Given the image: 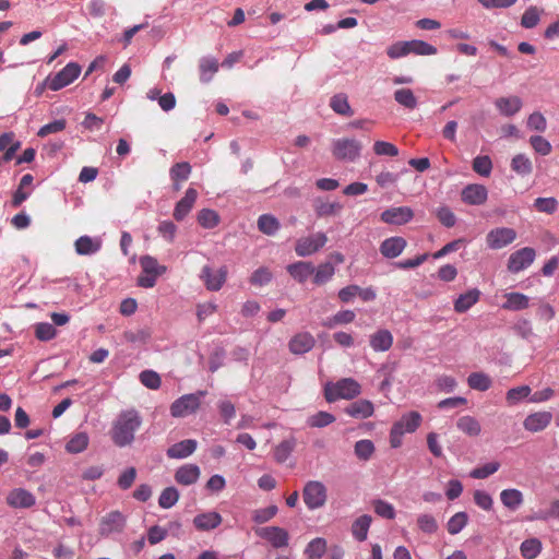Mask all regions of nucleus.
<instances>
[{"mask_svg":"<svg viewBox=\"0 0 559 559\" xmlns=\"http://www.w3.org/2000/svg\"><path fill=\"white\" fill-rule=\"evenodd\" d=\"M543 13V9H539L535 5H531L527 8L522 17H521V25L524 28H533L535 27L540 20V14Z\"/></svg>","mask_w":559,"mask_h":559,"instance_id":"c03bdc74","label":"nucleus"},{"mask_svg":"<svg viewBox=\"0 0 559 559\" xmlns=\"http://www.w3.org/2000/svg\"><path fill=\"white\" fill-rule=\"evenodd\" d=\"M294 449L293 442L285 440L281 442L274 451V457L277 462H285Z\"/></svg>","mask_w":559,"mask_h":559,"instance_id":"774afa93","label":"nucleus"},{"mask_svg":"<svg viewBox=\"0 0 559 559\" xmlns=\"http://www.w3.org/2000/svg\"><path fill=\"white\" fill-rule=\"evenodd\" d=\"M227 272L226 266H222L218 271L213 272L209 265H205L201 271V278L209 290L217 292L226 282Z\"/></svg>","mask_w":559,"mask_h":559,"instance_id":"9d476101","label":"nucleus"},{"mask_svg":"<svg viewBox=\"0 0 559 559\" xmlns=\"http://www.w3.org/2000/svg\"><path fill=\"white\" fill-rule=\"evenodd\" d=\"M178 499V490L175 487H167L162 491L158 498V504L163 509H169L177 503Z\"/></svg>","mask_w":559,"mask_h":559,"instance_id":"8fccbe9b","label":"nucleus"},{"mask_svg":"<svg viewBox=\"0 0 559 559\" xmlns=\"http://www.w3.org/2000/svg\"><path fill=\"white\" fill-rule=\"evenodd\" d=\"M418 528L426 534H433L438 531V523L431 514H420L417 518Z\"/></svg>","mask_w":559,"mask_h":559,"instance_id":"864d4df0","label":"nucleus"},{"mask_svg":"<svg viewBox=\"0 0 559 559\" xmlns=\"http://www.w3.org/2000/svg\"><path fill=\"white\" fill-rule=\"evenodd\" d=\"M344 413L356 419H366L373 415L374 406L369 400H358L348 404Z\"/></svg>","mask_w":559,"mask_h":559,"instance_id":"f3484780","label":"nucleus"},{"mask_svg":"<svg viewBox=\"0 0 559 559\" xmlns=\"http://www.w3.org/2000/svg\"><path fill=\"white\" fill-rule=\"evenodd\" d=\"M456 427L459 430H461L462 432L469 437H477L481 431L479 421L475 417L469 415L462 416L461 418H459L456 421Z\"/></svg>","mask_w":559,"mask_h":559,"instance_id":"7c9ffc66","label":"nucleus"},{"mask_svg":"<svg viewBox=\"0 0 559 559\" xmlns=\"http://www.w3.org/2000/svg\"><path fill=\"white\" fill-rule=\"evenodd\" d=\"M81 73V68L78 63H68L61 71L52 78H49L47 85L51 91H59L71 84Z\"/></svg>","mask_w":559,"mask_h":559,"instance_id":"20e7f679","label":"nucleus"},{"mask_svg":"<svg viewBox=\"0 0 559 559\" xmlns=\"http://www.w3.org/2000/svg\"><path fill=\"white\" fill-rule=\"evenodd\" d=\"M361 150V144L355 139H338L333 143V155L337 159L355 160Z\"/></svg>","mask_w":559,"mask_h":559,"instance_id":"423d86ee","label":"nucleus"},{"mask_svg":"<svg viewBox=\"0 0 559 559\" xmlns=\"http://www.w3.org/2000/svg\"><path fill=\"white\" fill-rule=\"evenodd\" d=\"M437 217L439 222L448 228L453 227L456 223V217L454 213L448 206L439 207L437 210Z\"/></svg>","mask_w":559,"mask_h":559,"instance_id":"69168bd1","label":"nucleus"},{"mask_svg":"<svg viewBox=\"0 0 559 559\" xmlns=\"http://www.w3.org/2000/svg\"><path fill=\"white\" fill-rule=\"evenodd\" d=\"M534 207L538 212L552 214L558 207V202L555 198H537L534 201Z\"/></svg>","mask_w":559,"mask_h":559,"instance_id":"052dcab7","label":"nucleus"},{"mask_svg":"<svg viewBox=\"0 0 559 559\" xmlns=\"http://www.w3.org/2000/svg\"><path fill=\"white\" fill-rule=\"evenodd\" d=\"M34 333L38 341L48 342L53 340L58 332L56 328L48 322H39L34 325Z\"/></svg>","mask_w":559,"mask_h":559,"instance_id":"58836bf2","label":"nucleus"},{"mask_svg":"<svg viewBox=\"0 0 559 559\" xmlns=\"http://www.w3.org/2000/svg\"><path fill=\"white\" fill-rule=\"evenodd\" d=\"M414 213L408 206L390 207L381 213V221L392 225H403L408 223Z\"/></svg>","mask_w":559,"mask_h":559,"instance_id":"f8f14e48","label":"nucleus"},{"mask_svg":"<svg viewBox=\"0 0 559 559\" xmlns=\"http://www.w3.org/2000/svg\"><path fill=\"white\" fill-rule=\"evenodd\" d=\"M394 99L406 109L413 110L417 107V98L411 88H400L394 92Z\"/></svg>","mask_w":559,"mask_h":559,"instance_id":"c9c22d12","label":"nucleus"},{"mask_svg":"<svg viewBox=\"0 0 559 559\" xmlns=\"http://www.w3.org/2000/svg\"><path fill=\"white\" fill-rule=\"evenodd\" d=\"M536 252L531 247L519 249L510 254L508 270L511 273H519L528 267L535 260Z\"/></svg>","mask_w":559,"mask_h":559,"instance_id":"0eeeda50","label":"nucleus"},{"mask_svg":"<svg viewBox=\"0 0 559 559\" xmlns=\"http://www.w3.org/2000/svg\"><path fill=\"white\" fill-rule=\"evenodd\" d=\"M197 441L186 439L168 448L167 456L170 459H185L191 455L197 449Z\"/></svg>","mask_w":559,"mask_h":559,"instance_id":"4be33fe9","label":"nucleus"},{"mask_svg":"<svg viewBox=\"0 0 559 559\" xmlns=\"http://www.w3.org/2000/svg\"><path fill=\"white\" fill-rule=\"evenodd\" d=\"M74 246L78 254L86 255L97 252L100 249L102 242L88 236H82L76 239Z\"/></svg>","mask_w":559,"mask_h":559,"instance_id":"2f4dec72","label":"nucleus"},{"mask_svg":"<svg viewBox=\"0 0 559 559\" xmlns=\"http://www.w3.org/2000/svg\"><path fill=\"white\" fill-rule=\"evenodd\" d=\"M255 534L267 540L274 548H282L288 545V533L278 526H265L255 528Z\"/></svg>","mask_w":559,"mask_h":559,"instance_id":"6e6552de","label":"nucleus"},{"mask_svg":"<svg viewBox=\"0 0 559 559\" xmlns=\"http://www.w3.org/2000/svg\"><path fill=\"white\" fill-rule=\"evenodd\" d=\"M506 301L502 308L511 311H519L528 308L530 298L521 293H508L504 295Z\"/></svg>","mask_w":559,"mask_h":559,"instance_id":"a878e982","label":"nucleus"},{"mask_svg":"<svg viewBox=\"0 0 559 559\" xmlns=\"http://www.w3.org/2000/svg\"><path fill=\"white\" fill-rule=\"evenodd\" d=\"M198 223L203 228H214L219 224V215L214 210L203 209L198 213Z\"/></svg>","mask_w":559,"mask_h":559,"instance_id":"79ce46f5","label":"nucleus"},{"mask_svg":"<svg viewBox=\"0 0 559 559\" xmlns=\"http://www.w3.org/2000/svg\"><path fill=\"white\" fill-rule=\"evenodd\" d=\"M551 419L552 414L550 412H536L524 419L523 426L527 431L538 432L547 428L551 423Z\"/></svg>","mask_w":559,"mask_h":559,"instance_id":"2eb2a0df","label":"nucleus"},{"mask_svg":"<svg viewBox=\"0 0 559 559\" xmlns=\"http://www.w3.org/2000/svg\"><path fill=\"white\" fill-rule=\"evenodd\" d=\"M258 227L265 235H274L280 227V223L274 216L263 214L258 219Z\"/></svg>","mask_w":559,"mask_h":559,"instance_id":"09e8293b","label":"nucleus"},{"mask_svg":"<svg viewBox=\"0 0 559 559\" xmlns=\"http://www.w3.org/2000/svg\"><path fill=\"white\" fill-rule=\"evenodd\" d=\"M288 273L298 282L302 283L314 273L311 262H297L287 266Z\"/></svg>","mask_w":559,"mask_h":559,"instance_id":"cd10ccee","label":"nucleus"},{"mask_svg":"<svg viewBox=\"0 0 559 559\" xmlns=\"http://www.w3.org/2000/svg\"><path fill=\"white\" fill-rule=\"evenodd\" d=\"M374 444L369 439H362L355 443V455L361 461H368L374 453Z\"/></svg>","mask_w":559,"mask_h":559,"instance_id":"37998d69","label":"nucleus"},{"mask_svg":"<svg viewBox=\"0 0 559 559\" xmlns=\"http://www.w3.org/2000/svg\"><path fill=\"white\" fill-rule=\"evenodd\" d=\"M142 418L134 409L121 412L114 421L110 437L118 447H126L133 442L135 431L141 427Z\"/></svg>","mask_w":559,"mask_h":559,"instance_id":"f257e3e1","label":"nucleus"},{"mask_svg":"<svg viewBox=\"0 0 559 559\" xmlns=\"http://www.w3.org/2000/svg\"><path fill=\"white\" fill-rule=\"evenodd\" d=\"M500 500L507 509L515 511L522 506L524 498L519 489L510 488L500 492Z\"/></svg>","mask_w":559,"mask_h":559,"instance_id":"393cba45","label":"nucleus"},{"mask_svg":"<svg viewBox=\"0 0 559 559\" xmlns=\"http://www.w3.org/2000/svg\"><path fill=\"white\" fill-rule=\"evenodd\" d=\"M372 518L368 514L360 515L352 524V535L358 542L367 539Z\"/></svg>","mask_w":559,"mask_h":559,"instance_id":"bb28decb","label":"nucleus"},{"mask_svg":"<svg viewBox=\"0 0 559 559\" xmlns=\"http://www.w3.org/2000/svg\"><path fill=\"white\" fill-rule=\"evenodd\" d=\"M523 106L519 96L512 95L508 97H498L495 100V107L504 117H511L518 114Z\"/></svg>","mask_w":559,"mask_h":559,"instance_id":"a211bd4d","label":"nucleus"},{"mask_svg":"<svg viewBox=\"0 0 559 559\" xmlns=\"http://www.w3.org/2000/svg\"><path fill=\"white\" fill-rule=\"evenodd\" d=\"M140 381L144 386L151 390H157L162 384L159 374L153 370L142 371L140 373Z\"/></svg>","mask_w":559,"mask_h":559,"instance_id":"5fc2aeb1","label":"nucleus"},{"mask_svg":"<svg viewBox=\"0 0 559 559\" xmlns=\"http://www.w3.org/2000/svg\"><path fill=\"white\" fill-rule=\"evenodd\" d=\"M527 127L531 129V130H535V131H538V132H544L547 128V120L545 118V116L539 112V111H535L533 114H531L527 118Z\"/></svg>","mask_w":559,"mask_h":559,"instance_id":"680f3d73","label":"nucleus"},{"mask_svg":"<svg viewBox=\"0 0 559 559\" xmlns=\"http://www.w3.org/2000/svg\"><path fill=\"white\" fill-rule=\"evenodd\" d=\"M330 107L335 114L344 117H352L354 115V110L348 103V97L344 93H338L332 96L330 99Z\"/></svg>","mask_w":559,"mask_h":559,"instance_id":"c85d7f7f","label":"nucleus"},{"mask_svg":"<svg viewBox=\"0 0 559 559\" xmlns=\"http://www.w3.org/2000/svg\"><path fill=\"white\" fill-rule=\"evenodd\" d=\"M373 509H374V512L383 518V519H388V520H393L395 518V510H394V507L384 501V500H381V499H377L373 501Z\"/></svg>","mask_w":559,"mask_h":559,"instance_id":"4d7b16f0","label":"nucleus"},{"mask_svg":"<svg viewBox=\"0 0 559 559\" xmlns=\"http://www.w3.org/2000/svg\"><path fill=\"white\" fill-rule=\"evenodd\" d=\"M393 345V335L389 330H379L370 335V346L374 352H386Z\"/></svg>","mask_w":559,"mask_h":559,"instance_id":"b1692460","label":"nucleus"},{"mask_svg":"<svg viewBox=\"0 0 559 559\" xmlns=\"http://www.w3.org/2000/svg\"><path fill=\"white\" fill-rule=\"evenodd\" d=\"M406 240L403 237L394 236L384 239L380 245V253L388 259L397 258L406 248Z\"/></svg>","mask_w":559,"mask_h":559,"instance_id":"dca6fc26","label":"nucleus"},{"mask_svg":"<svg viewBox=\"0 0 559 559\" xmlns=\"http://www.w3.org/2000/svg\"><path fill=\"white\" fill-rule=\"evenodd\" d=\"M468 522V515L466 512H456L454 515L450 518V520L447 523V530L449 534L455 535L459 534Z\"/></svg>","mask_w":559,"mask_h":559,"instance_id":"a19ab883","label":"nucleus"},{"mask_svg":"<svg viewBox=\"0 0 559 559\" xmlns=\"http://www.w3.org/2000/svg\"><path fill=\"white\" fill-rule=\"evenodd\" d=\"M360 393V384L352 378H344L336 382H329L324 386V397L330 403L341 399L353 400Z\"/></svg>","mask_w":559,"mask_h":559,"instance_id":"f03ea898","label":"nucleus"},{"mask_svg":"<svg viewBox=\"0 0 559 559\" xmlns=\"http://www.w3.org/2000/svg\"><path fill=\"white\" fill-rule=\"evenodd\" d=\"M531 392L532 390L528 385L512 388L507 392L506 400L509 405H515L521 400L528 397Z\"/></svg>","mask_w":559,"mask_h":559,"instance_id":"3c124183","label":"nucleus"},{"mask_svg":"<svg viewBox=\"0 0 559 559\" xmlns=\"http://www.w3.org/2000/svg\"><path fill=\"white\" fill-rule=\"evenodd\" d=\"M313 346L312 336L309 333L297 334L290 342L289 348L294 354H304Z\"/></svg>","mask_w":559,"mask_h":559,"instance_id":"72a5a7b5","label":"nucleus"},{"mask_svg":"<svg viewBox=\"0 0 559 559\" xmlns=\"http://www.w3.org/2000/svg\"><path fill=\"white\" fill-rule=\"evenodd\" d=\"M373 151L379 156H397L399 155V148L390 142L385 141H376L373 144Z\"/></svg>","mask_w":559,"mask_h":559,"instance_id":"bf43d9fd","label":"nucleus"},{"mask_svg":"<svg viewBox=\"0 0 559 559\" xmlns=\"http://www.w3.org/2000/svg\"><path fill=\"white\" fill-rule=\"evenodd\" d=\"M511 169L519 176L525 177L532 174V160L524 154H516L511 160Z\"/></svg>","mask_w":559,"mask_h":559,"instance_id":"f704fd0d","label":"nucleus"},{"mask_svg":"<svg viewBox=\"0 0 559 559\" xmlns=\"http://www.w3.org/2000/svg\"><path fill=\"white\" fill-rule=\"evenodd\" d=\"M500 467L498 462H490L483 466L476 467L471 472V476L475 479H485L495 474Z\"/></svg>","mask_w":559,"mask_h":559,"instance_id":"13d9d810","label":"nucleus"},{"mask_svg":"<svg viewBox=\"0 0 559 559\" xmlns=\"http://www.w3.org/2000/svg\"><path fill=\"white\" fill-rule=\"evenodd\" d=\"M530 144L536 153L544 156L549 155L552 151L550 142L540 135L531 136Z\"/></svg>","mask_w":559,"mask_h":559,"instance_id":"6e6d98bb","label":"nucleus"},{"mask_svg":"<svg viewBox=\"0 0 559 559\" xmlns=\"http://www.w3.org/2000/svg\"><path fill=\"white\" fill-rule=\"evenodd\" d=\"M473 170L481 177H489L492 170V162L488 155H478L473 159Z\"/></svg>","mask_w":559,"mask_h":559,"instance_id":"ea45409f","label":"nucleus"},{"mask_svg":"<svg viewBox=\"0 0 559 559\" xmlns=\"http://www.w3.org/2000/svg\"><path fill=\"white\" fill-rule=\"evenodd\" d=\"M480 290L478 288H472L464 294H461L453 304L454 311L457 313H464L468 311L475 304L479 301Z\"/></svg>","mask_w":559,"mask_h":559,"instance_id":"aec40b11","label":"nucleus"},{"mask_svg":"<svg viewBox=\"0 0 559 559\" xmlns=\"http://www.w3.org/2000/svg\"><path fill=\"white\" fill-rule=\"evenodd\" d=\"M206 394L205 391L186 394L176 400L170 406V414L174 417H186L195 413L201 405V397Z\"/></svg>","mask_w":559,"mask_h":559,"instance_id":"7ed1b4c3","label":"nucleus"},{"mask_svg":"<svg viewBox=\"0 0 559 559\" xmlns=\"http://www.w3.org/2000/svg\"><path fill=\"white\" fill-rule=\"evenodd\" d=\"M88 445V437L84 432L76 433L67 443L66 449L69 453H80Z\"/></svg>","mask_w":559,"mask_h":559,"instance_id":"de8ad7c7","label":"nucleus"},{"mask_svg":"<svg viewBox=\"0 0 559 559\" xmlns=\"http://www.w3.org/2000/svg\"><path fill=\"white\" fill-rule=\"evenodd\" d=\"M468 386L477 391H487L491 386V379L483 372H472L467 378Z\"/></svg>","mask_w":559,"mask_h":559,"instance_id":"4c0bfd02","label":"nucleus"},{"mask_svg":"<svg viewBox=\"0 0 559 559\" xmlns=\"http://www.w3.org/2000/svg\"><path fill=\"white\" fill-rule=\"evenodd\" d=\"M169 173L173 181H186L191 174V166L187 162L177 163Z\"/></svg>","mask_w":559,"mask_h":559,"instance_id":"603ef678","label":"nucleus"},{"mask_svg":"<svg viewBox=\"0 0 559 559\" xmlns=\"http://www.w3.org/2000/svg\"><path fill=\"white\" fill-rule=\"evenodd\" d=\"M461 199L469 205H481L488 199V190L484 185H467L461 192Z\"/></svg>","mask_w":559,"mask_h":559,"instance_id":"9b49d317","label":"nucleus"},{"mask_svg":"<svg viewBox=\"0 0 559 559\" xmlns=\"http://www.w3.org/2000/svg\"><path fill=\"white\" fill-rule=\"evenodd\" d=\"M521 554L525 559H535L542 550V543L537 538H530L521 544Z\"/></svg>","mask_w":559,"mask_h":559,"instance_id":"a18cd8bd","label":"nucleus"},{"mask_svg":"<svg viewBox=\"0 0 559 559\" xmlns=\"http://www.w3.org/2000/svg\"><path fill=\"white\" fill-rule=\"evenodd\" d=\"M277 513V507L276 506H270L267 508L258 509L253 512L252 520L258 523L262 524L271 519H273Z\"/></svg>","mask_w":559,"mask_h":559,"instance_id":"e2e57ef3","label":"nucleus"},{"mask_svg":"<svg viewBox=\"0 0 559 559\" xmlns=\"http://www.w3.org/2000/svg\"><path fill=\"white\" fill-rule=\"evenodd\" d=\"M409 53L430 56L437 53V48L424 40L413 39L407 41Z\"/></svg>","mask_w":559,"mask_h":559,"instance_id":"49530a36","label":"nucleus"},{"mask_svg":"<svg viewBox=\"0 0 559 559\" xmlns=\"http://www.w3.org/2000/svg\"><path fill=\"white\" fill-rule=\"evenodd\" d=\"M67 121L64 119L55 120L50 123H47L43 126L38 132L37 135L40 138L47 136L51 133H58L66 129Z\"/></svg>","mask_w":559,"mask_h":559,"instance_id":"0e129e2a","label":"nucleus"},{"mask_svg":"<svg viewBox=\"0 0 559 559\" xmlns=\"http://www.w3.org/2000/svg\"><path fill=\"white\" fill-rule=\"evenodd\" d=\"M143 272L148 275L159 276L166 272V266L159 265L157 260L151 255H143L140 259Z\"/></svg>","mask_w":559,"mask_h":559,"instance_id":"e433bc0d","label":"nucleus"},{"mask_svg":"<svg viewBox=\"0 0 559 559\" xmlns=\"http://www.w3.org/2000/svg\"><path fill=\"white\" fill-rule=\"evenodd\" d=\"M35 502V496L24 488H15L7 496V503L12 508H31Z\"/></svg>","mask_w":559,"mask_h":559,"instance_id":"4468645a","label":"nucleus"},{"mask_svg":"<svg viewBox=\"0 0 559 559\" xmlns=\"http://www.w3.org/2000/svg\"><path fill=\"white\" fill-rule=\"evenodd\" d=\"M345 258L341 252L331 253L328 260L317 267V283L330 280L335 272V266L342 264Z\"/></svg>","mask_w":559,"mask_h":559,"instance_id":"ddd939ff","label":"nucleus"},{"mask_svg":"<svg viewBox=\"0 0 559 559\" xmlns=\"http://www.w3.org/2000/svg\"><path fill=\"white\" fill-rule=\"evenodd\" d=\"M218 68L219 64L215 58H202L199 64L200 81L203 83H209L213 75L218 71Z\"/></svg>","mask_w":559,"mask_h":559,"instance_id":"473e14b6","label":"nucleus"},{"mask_svg":"<svg viewBox=\"0 0 559 559\" xmlns=\"http://www.w3.org/2000/svg\"><path fill=\"white\" fill-rule=\"evenodd\" d=\"M197 198L198 191L193 188H188L185 197L175 206L174 218L178 222L182 221L193 207Z\"/></svg>","mask_w":559,"mask_h":559,"instance_id":"6ab92c4d","label":"nucleus"},{"mask_svg":"<svg viewBox=\"0 0 559 559\" xmlns=\"http://www.w3.org/2000/svg\"><path fill=\"white\" fill-rule=\"evenodd\" d=\"M126 518L119 511H111L105 515L99 524V534L108 536L112 533H120L124 528Z\"/></svg>","mask_w":559,"mask_h":559,"instance_id":"1a4fd4ad","label":"nucleus"},{"mask_svg":"<svg viewBox=\"0 0 559 559\" xmlns=\"http://www.w3.org/2000/svg\"><path fill=\"white\" fill-rule=\"evenodd\" d=\"M200 474L198 465L185 464L176 471L175 480L182 486H190L198 481Z\"/></svg>","mask_w":559,"mask_h":559,"instance_id":"412c9836","label":"nucleus"},{"mask_svg":"<svg viewBox=\"0 0 559 559\" xmlns=\"http://www.w3.org/2000/svg\"><path fill=\"white\" fill-rule=\"evenodd\" d=\"M223 519L217 512H206L198 514L193 519V524L198 531H210L221 525Z\"/></svg>","mask_w":559,"mask_h":559,"instance_id":"5701e85b","label":"nucleus"},{"mask_svg":"<svg viewBox=\"0 0 559 559\" xmlns=\"http://www.w3.org/2000/svg\"><path fill=\"white\" fill-rule=\"evenodd\" d=\"M516 231L510 227H497L486 236L487 246L492 250H499L512 243L516 239Z\"/></svg>","mask_w":559,"mask_h":559,"instance_id":"39448f33","label":"nucleus"},{"mask_svg":"<svg viewBox=\"0 0 559 559\" xmlns=\"http://www.w3.org/2000/svg\"><path fill=\"white\" fill-rule=\"evenodd\" d=\"M159 235L168 242H173L177 231V226L171 221H163L158 225Z\"/></svg>","mask_w":559,"mask_h":559,"instance_id":"338daca9","label":"nucleus"},{"mask_svg":"<svg viewBox=\"0 0 559 559\" xmlns=\"http://www.w3.org/2000/svg\"><path fill=\"white\" fill-rule=\"evenodd\" d=\"M421 416L418 412H409L401 417L394 426L399 427L404 433H412L420 426Z\"/></svg>","mask_w":559,"mask_h":559,"instance_id":"c756f323","label":"nucleus"}]
</instances>
